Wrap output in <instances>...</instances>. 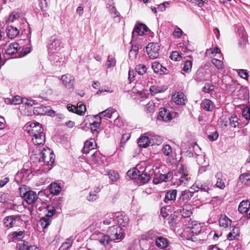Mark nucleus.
<instances>
[{"instance_id":"1","label":"nucleus","mask_w":250,"mask_h":250,"mask_svg":"<svg viewBox=\"0 0 250 250\" xmlns=\"http://www.w3.org/2000/svg\"><path fill=\"white\" fill-rule=\"evenodd\" d=\"M26 130L31 136L35 145H42L44 144L45 136L41 124L38 122L32 123L26 126Z\"/></svg>"},{"instance_id":"2","label":"nucleus","mask_w":250,"mask_h":250,"mask_svg":"<svg viewBox=\"0 0 250 250\" xmlns=\"http://www.w3.org/2000/svg\"><path fill=\"white\" fill-rule=\"evenodd\" d=\"M6 23L17 26H23L26 23V21L22 13L13 11L9 15Z\"/></svg>"},{"instance_id":"3","label":"nucleus","mask_w":250,"mask_h":250,"mask_svg":"<svg viewBox=\"0 0 250 250\" xmlns=\"http://www.w3.org/2000/svg\"><path fill=\"white\" fill-rule=\"evenodd\" d=\"M174 178L179 180L180 184L187 185L191 180V176L188 173L187 167L181 165L176 171L174 172Z\"/></svg>"},{"instance_id":"4","label":"nucleus","mask_w":250,"mask_h":250,"mask_svg":"<svg viewBox=\"0 0 250 250\" xmlns=\"http://www.w3.org/2000/svg\"><path fill=\"white\" fill-rule=\"evenodd\" d=\"M21 196L24 198L25 201L29 204H33L39 200V197L36 193L32 190L25 191V188H20Z\"/></svg>"},{"instance_id":"5","label":"nucleus","mask_w":250,"mask_h":250,"mask_svg":"<svg viewBox=\"0 0 250 250\" xmlns=\"http://www.w3.org/2000/svg\"><path fill=\"white\" fill-rule=\"evenodd\" d=\"M40 161H42L46 165H52L54 162L55 156L53 152L49 148H44L40 154Z\"/></svg>"},{"instance_id":"6","label":"nucleus","mask_w":250,"mask_h":250,"mask_svg":"<svg viewBox=\"0 0 250 250\" xmlns=\"http://www.w3.org/2000/svg\"><path fill=\"white\" fill-rule=\"evenodd\" d=\"M160 46L158 43L150 42L146 47L147 55L150 59L157 58L159 56Z\"/></svg>"},{"instance_id":"7","label":"nucleus","mask_w":250,"mask_h":250,"mask_svg":"<svg viewBox=\"0 0 250 250\" xmlns=\"http://www.w3.org/2000/svg\"><path fill=\"white\" fill-rule=\"evenodd\" d=\"M6 33L7 37L10 39H14L16 37L21 30L22 26H17L11 24H7Z\"/></svg>"},{"instance_id":"8","label":"nucleus","mask_w":250,"mask_h":250,"mask_svg":"<svg viewBox=\"0 0 250 250\" xmlns=\"http://www.w3.org/2000/svg\"><path fill=\"white\" fill-rule=\"evenodd\" d=\"M92 237L93 238L97 240L105 248L108 247L112 241L108 235L102 233L94 234L92 235Z\"/></svg>"},{"instance_id":"9","label":"nucleus","mask_w":250,"mask_h":250,"mask_svg":"<svg viewBox=\"0 0 250 250\" xmlns=\"http://www.w3.org/2000/svg\"><path fill=\"white\" fill-rule=\"evenodd\" d=\"M60 80L62 83L67 89L73 88L75 79L72 75H63L61 77Z\"/></svg>"},{"instance_id":"10","label":"nucleus","mask_w":250,"mask_h":250,"mask_svg":"<svg viewBox=\"0 0 250 250\" xmlns=\"http://www.w3.org/2000/svg\"><path fill=\"white\" fill-rule=\"evenodd\" d=\"M104 160H102L101 154L99 152L93 153L90 157L87 160V162L90 165L97 164L101 165L103 163Z\"/></svg>"},{"instance_id":"11","label":"nucleus","mask_w":250,"mask_h":250,"mask_svg":"<svg viewBox=\"0 0 250 250\" xmlns=\"http://www.w3.org/2000/svg\"><path fill=\"white\" fill-rule=\"evenodd\" d=\"M238 210L241 213H246L247 217L250 218V205L248 201H242L238 207Z\"/></svg>"},{"instance_id":"12","label":"nucleus","mask_w":250,"mask_h":250,"mask_svg":"<svg viewBox=\"0 0 250 250\" xmlns=\"http://www.w3.org/2000/svg\"><path fill=\"white\" fill-rule=\"evenodd\" d=\"M19 220L20 219L18 216H8L4 218L3 223L6 227L12 228L16 224L17 221H19Z\"/></svg>"},{"instance_id":"13","label":"nucleus","mask_w":250,"mask_h":250,"mask_svg":"<svg viewBox=\"0 0 250 250\" xmlns=\"http://www.w3.org/2000/svg\"><path fill=\"white\" fill-rule=\"evenodd\" d=\"M116 217L117 221L119 225L123 227L128 226L129 220L127 215L119 212L117 213Z\"/></svg>"},{"instance_id":"14","label":"nucleus","mask_w":250,"mask_h":250,"mask_svg":"<svg viewBox=\"0 0 250 250\" xmlns=\"http://www.w3.org/2000/svg\"><path fill=\"white\" fill-rule=\"evenodd\" d=\"M177 190L176 189H170L167 191L165 196L164 202L166 204L171 203L172 201L175 200L177 196Z\"/></svg>"},{"instance_id":"15","label":"nucleus","mask_w":250,"mask_h":250,"mask_svg":"<svg viewBox=\"0 0 250 250\" xmlns=\"http://www.w3.org/2000/svg\"><path fill=\"white\" fill-rule=\"evenodd\" d=\"M20 49L19 44L16 42L10 43L5 50V53L7 55H13L16 54Z\"/></svg>"},{"instance_id":"16","label":"nucleus","mask_w":250,"mask_h":250,"mask_svg":"<svg viewBox=\"0 0 250 250\" xmlns=\"http://www.w3.org/2000/svg\"><path fill=\"white\" fill-rule=\"evenodd\" d=\"M172 99L173 101L178 104H185L187 100L184 94L181 92H178L173 95Z\"/></svg>"},{"instance_id":"17","label":"nucleus","mask_w":250,"mask_h":250,"mask_svg":"<svg viewBox=\"0 0 250 250\" xmlns=\"http://www.w3.org/2000/svg\"><path fill=\"white\" fill-rule=\"evenodd\" d=\"M114 5L113 0H109L106 5V7L109 13L112 15V17L115 18L120 17V13L117 11Z\"/></svg>"},{"instance_id":"18","label":"nucleus","mask_w":250,"mask_h":250,"mask_svg":"<svg viewBox=\"0 0 250 250\" xmlns=\"http://www.w3.org/2000/svg\"><path fill=\"white\" fill-rule=\"evenodd\" d=\"M192 207L190 204L185 203L180 207L179 210L183 217H188L192 213Z\"/></svg>"},{"instance_id":"19","label":"nucleus","mask_w":250,"mask_h":250,"mask_svg":"<svg viewBox=\"0 0 250 250\" xmlns=\"http://www.w3.org/2000/svg\"><path fill=\"white\" fill-rule=\"evenodd\" d=\"M191 188L194 190L195 192L198 191L200 189L201 191L207 192L209 189L208 184L207 183L196 182L193 185Z\"/></svg>"},{"instance_id":"20","label":"nucleus","mask_w":250,"mask_h":250,"mask_svg":"<svg viewBox=\"0 0 250 250\" xmlns=\"http://www.w3.org/2000/svg\"><path fill=\"white\" fill-rule=\"evenodd\" d=\"M194 194V192L190 191L188 190H185L181 192V196L178 200L177 202L178 204V206H180L181 204L180 202L181 200L184 201H189L191 199V198L193 197Z\"/></svg>"},{"instance_id":"21","label":"nucleus","mask_w":250,"mask_h":250,"mask_svg":"<svg viewBox=\"0 0 250 250\" xmlns=\"http://www.w3.org/2000/svg\"><path fill=\"white\" fill-rule=\"evenodd\" d=\"M116 112V110L112 108L109 107L106 109V110L100 112L98 114L94 116V118H97V117H105L106 118H110L112 116V115Z\"/></svg>"},{"instance_id":"22","label":"nucleus","mask_w":250,"mask_h":250,"mask_svg":"<svg viewBox=\"0 0 250 250\" xmlns=\"http://www.w3.org/2000/svg\"><path fill=\"white\" fill-rule=\"evenodd\" d=\"M95 146V141L94 139H91L89 140L86 141L83 149V153L85 154L88 153L90 150L94 149Z\"/></svg>"},{"instance_id":"23","label":"nucleus","mask_w":250,"mask_h":250,"mask_svg":"<svg viewBox=\"0 0 250 250\" xmlns=\"http://www.w3.org/2000/svg\"><path fill=\"white\" fill-rule=\"evenodd\" d=\"M48 46V50L51 53H54L59 50L60 47V41L55 38H52Z\"/></svg>"},{"instance_id":"24","label":"nucleus","mask_w":250,"mask_h":250,"mask_svg":"<svg viewBox=\"0 0 250 250\" xmlns=\"http://www.w3.org/2000/svg\"><path fill=\"white\" fill-rule=\"evenodd\" d=\"M155 242L156 246L161 249L166 248L168 245V240L163 236L156 238Z\"/></svg>"},{"instance_id":"25","label":"nucleus","mask_w":250,"mask_h":250,"mask_svg":"<svg viewBox=\"0 0 250 250\" xmlns=\"http://www.w3.org/2000/svg\"><path fill=\"white\" fill-rule=\"evenodd\" d=\"M147 31V27L146 25L142 23L136 24L132 34L135 35V34L142 36L144 34L145 32Z\"/></svg>"},{"instance_id":"26","label":"nucleus","mask_w":250,"mask_h":250,"mask_svg":"<svg viewBox=\"0 0 250 250\" xmlns=\"http://www.w3.org/2000/svg\"><path fill=\"white\" fill-rule=\"evenodd\" d=\"M159 117L165 122H168L171 121L172 117L170 111L167 108H163L160 109L159 111Z\"/></svg>"},{"instance_id":"27","label":"nucleus","mask_w":250,"mask_h":250,"mask_svg":"<svg viewBox=\"0 0 250 250\" xmlns=\"http://www.w3.org/2000/svg\"><path fill=\"white\" fill-rule=\"evenodd\" d=\"M150 143L152 142V145H160L163 141V137L158 135L155 134L153 132H149Z\"/></svg>"},{"instance_id":"28","label":"nucleus","mask_w":250,"mask_h":250,"mask_svg":"<svg viewBox=\"0 0 250 250\" xmlns=\"http://www.w3.org/2000/svg\"><path fill=\"white\" fill-rule=\"evenodd\" d=\"M137 179L141 184H145L150 179V174H148L145 169L144 171H141V173L138 174Z\"/></svg>"},{"instance_id":"29","label":"nucleus","mask_w":250,"mask_h":250,"mask_svg":"<svg viewBox=\"0 0 250 250\" xmlns=\"http://www.w3.org/2000/svg\"><path fill=\"white\" fill-rule=\"evenodd\" d=\"M147 136H143L141 137L138 141V145L143 147H146L150 144V137L149 132L147 133Z\"/></svg>"},{"instance_id":"30","label":"nucleus","mask_w":250,"mask_h":250,"mask_svg":"<svg viewBox=\"0 0 250 250\" xmlns=\"http://www.w3.org/2000/svg\"><path fill=\"white\" fill-rule=\"evenodd\" d=\"M201 106L206 110L210 111L213 110L214 105L211 101L208 99H204L201 104Z\"/></svg>"},{"instance_id":"31","label":"nucleus","mask_w":250,"mask_h":250,"mask_svg":"<svg viewBox=\"0 0 250 250\" xmlns=\"http://www.w3.org/2000/svg\"><path fill=\"white\" fill-rule=\"evenodd\" d=\"M239 236V229L238 227H233L232 229L227 235V239L232 240Z\"/></svg>"},{"instance_id":"32","label":"nucleus","mask_w":250,"mask_h":250,"mask_svg":"<svg viewBox=\"0 0 250 250\" xmlns=\"http://www.w3.org/2000/svg\"><path fill=\"white\" fill-rule=\"evenodd\" d=\"M219 225L224 228L230 226L231 221L226 215H221L219 220Z\"/></svg>"},{"instance_id":"33","label":"nucleus","mask_w":250,"mask_h":250,"mask_svg":"<svg viewBox=\"0 0 250 250\" xmlns=\"http://www.w3.org/2000/svg\"><path fill=\"white\" fill-rule=\"evenodd\" d=\"M118 229L115 232V234L112 235V241L115 240H122L124 238L125 235L123 229L120 228H118Z\"/></svg>"},{"instance_id":"34","label":"nucleus","mask_w":250,"mask_h":250,"mask_svg":"<svg viewBox=\"0 0 250 250\" xmlns=\"http://www.w3.org/2000/svg\"><path fill=\"white\" fill-rule=\"evenodd\" d=\"M49 189L50 192L54 195L58 194L61 190V187L57 183H52L50 185Z\"/></svg>"},{"instance_id":"35","label":"nucleus","mask_w":250,"mask_h":250,"mask_svg":"<svg viewBox=\"0 0 250 250\" xmlns=\"http://www.w3.org/2000/svg\"><path fill=\"white\" fill-rule=\"evenodd\" d=\"M192 226H189L191 230V232L194 234H198L201 231V226L200 223H198L197 221L194 223Z\"/></svg>"},{"instance_id":"36","label":"nucleus","mask_w":250,"mask_h":250,"mask_svg":"<svg viewBox=\"0 0 250 250\" xmlns=\"http://www.w3.org/2000/svg\"><path fill=\"white\" fill-rule=\"evenodd\" d=\"M23 98H21L20 96H15L11 100L10 99H7L5 100V102L9 103V102L13 104H22Z\"/></svg>"},{"instance_id":"37","label":"nucleus","mask_w":250,"mask_h":250,"mask_svg":"<svg viewBox=\"0 0 250 250\" xmlns=\"http://www.w3.org/2000/svg\"><path fill=\"white\" fill-rule=\"evenodd\" d=\"M240 181L244 185H250V174L248 173H244L240 176Z\"/></svg>"},{"instance_id":"38","label":"nucleus","mask_w":250,"mask_h":250,"mask_svg":"<svg viewBox=\"0 0 250 250\" xmlns=\"http://www.w3.org/2000/svg\"><path fill=\"white\" fill-rule=\"evenodd\" d=\"M86 111V107L82 102H79L76 107V113L83 115Z\"/></svg>"},{"instance_id":"39","label":"nucleus","mask_w":250,"mask_h":250,"mask_svg":"<svg viewBox=\"0 0 250 250\" xmlns=\"http://www.w3.org/2000/svg\"><path fill=\"white\" fill-rule=\"evenodd\" d=\"M73 239L70 237L66 239V241L62 244L59 250H67L69 249L72 244Z\"/></svg>"},{"instance_id":"40","label":"nucleus","mask_w":250,"mask_h":250,"mask_svg":"<svg viewBox=\"0 0 250 250\" xmlns=\"http://www.w3.org/2000/svg\"><path fill=\"white\" fill-rule=\"evenodd\" d=\"M229 120L231 126L234 128H236L238 126L239 124L238 122V118L236 115H233L230 117H229Z\"/></svg>"},{"instance_id":"41","label":"nucleus","mask_w":250,"mask_h":250,"mask_svg":"<svg viewBox=\"0 0 250 250\" xmlns=\"http://www.w3.org/2000/svg\"><path fill=\"white\" fill-rule=\"evenodd\" d=\"M107 173L109 178L113 182L117 181L119 178V174L116 171L109 170Z\"/></svg>"},{"instance_id":"42","label":"nucleus","mask_w":250,"mask_h":250,"mask_svg":"<svg viewBox=\"0 0 250 250\" xmlns=\"http://www.w3.org/2000/svg\"><path fill=\"white\" fill-rule=\"evenodd\" d=\"M141 173V171L134 169L132 170H129L127 171V174L128 176H129L132 179H138V174Z\"/></svg>"},{"instance_id":"43","label":"nucleus","mask_w":250,"mask_h":250,"mask_svg":"<svg viewBox=\"0 0 250 250\" xmlns=\"http://www.w3.org/2000/svg\"><path fill=\"white\" fill-rule=\"evenodd\" d=\"M172 178H174V174L173 172H168L166 174H161L160 179L164 182H167Z\"/></svg>"},{"instance_id":"44","label":"nucleus","mask_w":250,"mask_h":250,"mask_svg":"<svg viewBox=\"0 0 250 250\" xmlns=\"http://www.w3.org/2000/svg\"><path fill=\"white\" fill-rule=\"evenodd\" d=\"M30 245L25 241H21L17 244V247L19 250H28Z\"/></svg>"},{"instance_id":"45","label":"nucleus","mask_w":250,"mask_h":250,"mask_svg":"<svg viewBox=\"0 0 250 250\" xmlns=\"http://www.w3.org/2000/svg\"><path fill=\"white\" fill-rule=\"evenodd\" d=\"M116 60L115 58L112 56H109L108 57L107 60L106 61V65L108 68L114 67L116 65Z\"/></svg>"},{"instance_id":"46","label":"nucleus","mask_w":250,"mask_h":250,"mask_svg":"<svg viewBox=\"0 0 250 250\" xmlns=\"http://www.w3.org/2000/svg\"><path fill=\"white\" fill-rule=\"evenodd\" d=\"M136 72L139 75H143L146 72V67L144 64H139L136 67Z\"/></svg>"},{"instance_id":"47","label":"nucleus","mask_w":250,"mask_h":250,"mask_svg":"<svg viewBox=\"0 0 250 250\" xmlns=\"http://www.w3.org/2000/svg\"><path fill=\"white\" fill-rule=\"evenodd\" d=\"M162 151L166 156H170L172 153V149L169 145H165L163 146Z\"/></svg>"},{"instance_id":"48","label":"nucleus","mask_w":250,"mask_h":250,"mask_svg":"<svg viewBox=\"0 0 250 250\" xmlns=\"http://www.w3.org/2000/svg\"><path fill=\"white\" fill-rule=\"evenodd\" d=\"M155 104L153 101L149 102L146 106V111L147 112H153L155 110Z\"/></svg>"},{"instance_id":"49","label":"nucleus","mask_w":250,"mask_h":250,"mask_svg":"<svg viewBox=\"0 0 250 250\" xmlns=\"http://www.w3.org/2000/svg\"><path fill=\"white\" fill-rule=\"evenodd\" d=\"M139 47L137 46H132L129 52V57L135 58L138 53Z\"/></svg>"},{"instance_id":"50","label":"nucleus","mask_w":250,"mask_h":250,"mask_svg":"<svg viewBox=\"0 0 250 250\" xmlns=\"http://www.w3.org/2000/svg\"><path fill=\"white\" fill-rule=\"evenodd\" d=\"M118 228H120V227L116 226H112L108 228V229L107 230V233L108 236L110 237L111 240L112 241V235L113 234H115V232L117 231V229H118Z\"/></svg>"},{"instance_id":"51","label":"nucleus","mask_w":250,"mask_h":250,"mask_svg":"<svg viewBox=\"0 0 250 250\" xmlns=\"http://www.w3.org/2000/svg\"><path fill=\"white\" fill-rule=\"evenodd\" d=\"M181 54L182 53H180L178 51H174L171 54L170 58L172 60L179 61L182 58Z\"/></svg>"},{"instance_id":"52","label":"nucleus","mask_w":250,"mask_h":250,"mask_svg":"<svg viewBox=\"0 0 250 250\" xmlns=\"http://www.w3.org/2000/svg\"><path fill=\"white\" fill-rule=\"evenodd\" d=\"M192 62L190 61H187L185 62L183 67V70L186 72H189L191 71Z\"/></svg>"},{"instance_id":"53","label":"nucleus","mask_w":250,"mask_h":250,"mask_svg":"<svg viewBox=\"0 0 250 250\" xmlns=\"http://www.w3.org/2000/svg\"><path fill=\"white\" fill-rule=\"evenodd\" d=\"M152 68L155 73H159L162 68V65L157 62H154L152 63Z\"/></svg>"},{"instance_id":"54","label":"nucleus","mask_w":250,"mask_h":250,"mask_svg":"<svg viewBox=\"0 0 250 250\" xmlns=\"http://www.w3.org/2000/svg\"><path fill=\"white\" fill-rule=\"evenodd\" d=\"M212 62L217 69H221L223 68V62L219 60L213 59L212 60Z\"/></svg>"},{"instance_id":"55","label":"nucleus","mask_w":250,"mask_h":250,"mask_svg":"<svg viewBox=\"0 0 250 250\" xmlns=\"http://www.w3.org/2000/svg\"><path fill=\"white\" fill-rule=\"evenodd\" d=\"M46 211H47L46 216L51 217L54 214L55 209L53 206H47L46 208Z\"/></svg>"},{"instance_id":"56","label":"nucleus","mask_w":250,"mask_h":250,"mask_svg":"<svg viewBox=\"0 0 250 250\" xmlns=\"http://www.w3.org/2000/svg\"><path fill=\"white\" fill-rule=\"evenodd\" d=\"M220 174L217 173L216 175V177H217V181L216 184V186L221 188L224 189L225 187V185L224 182L222 181V180L219 178V176H220Z\"/></svg>"},{"instance_id":"57","label":"nucleus","mask_w":250,"mask_h":250,"mask_svg":"<svg viewBox=\"0 0 250 250\" xmlns=\"http://www.w3.org/2000/svg\"><path fill=\"white\" fill-rule=\"evenodd\" d=\"M50 221L48 218L42 217L40 220L41 225L43 229H45L49 225Z\"/></svg>"},{"instance_id":"58","label":"nucleus","mask_w":250,"mask_h":250,"mask_svg":"<svg viewBox=\"0 0 250 250\" xmlns=\"http://www.w3.org/2000/svg\"><path fill=\"white\" fill-rule=\"evenodd\" d=\"M95 121H93V123H90V125L91 127L93 128H99L101 123V117H97V118H95Z\"/></svg>"},{"instance_id":"59","label":"nucleus","mask_w":250,"mask_h":250,"mask_svg":"<svg viewBox=\"0 0 250 250\" xmlns=\"http://www.w3.org/2000/svg\"><path fill=\"white\" fill-rule=\"evenodd\" d=\"M237 73L241 78L244 79H247L249 76L248 73L244 69H238L237 70Z\"/></svg>"},{"instance_id":"60","label":"nucleus","mask_w":250,"mask_h":250,"mask_svg":"<svg viewBox=\"0 0 250 250\" xmlns=\"http://www.w3.org/2000/svg\"><path fill=\"white\" fill-rule=\"evenodd\" d=\"M22 104H25L27 105H29V106H32L33 105L36 104V101H35V100L23 98Z\"/></svg>"},{"instance_id":"61","label":"nucleus","mask_w":250,"mask_h":250,"mask_svg":"<svg viewBox=\"0 0 250 250\" xmlns=\"http://www.w3.org/2000/svg\"><path fill=\"white\" fill-rule=\"evenodd\" d=\"M24 233V231H19L18 232H13L12 234V236L13 238L15 239H20L22 237Z\"/></svg>"},{"instance_id":"62","label":"nucleus","mask_w":250,"mask_h":250,"mask_svg":"<svg viewBox=\"0 0 250 250\" xmlns=\"http://www.w3.org/2000/svg\"><path fill=\"white\" fill-rule=\"evenodd\" d=\"M243 116L247 120L250 119V108H245L242 112Z\"/></svg>"},{"instance_id":"63","label":"nucleus","mask_w":250,"mask_h":250,"mask_svg":"<svg viewBox=\"0 0 250 250\" xmlns=\"http://www.w3.org/2000/svg\"><path fill=\"white\" fill-rule=\"evenodd\" d=\"M214 86L212 84H206L203 88V91L206 93H209V92L213 90Z\"/></svg>"},{"instance_id":"64","label":"nucleus","mask_w":250,"mask_h":250,"mask_svg":"<svg viewBox=\"0 0 250 250\" xmlns=\"http://www.w3.org/2000/svg\"><path fill=\"white\" fill-rule=\"evenodd\" d=\"M229 121V117H224L223 116L220 119V122L221 123V126L223 127H226L228 125V123Z\"/></svg>"}]
</instances>
